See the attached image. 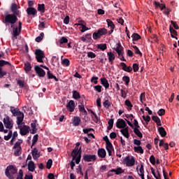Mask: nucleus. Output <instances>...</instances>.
<instances>
[{
	"mask_svg": "<svg viewBox=\"0 0 179 179\" xmlns=\"http://www.w3.org/2000/svg\"><path fill=\"white\" fill-rule=\"evenodd\" d=\"M80 145V143H76L75 148L71 152V156L73 160L76 161V164H79V163H80V159H82V147L79 148Z\"/></svg>",
	"mask_w": 179,
	"mask_h": 179,
	"instance_id": "nucleus-1",
	"label": "nucleus"
},
{
	"mask_svg": "<svg viewBox=\"0 0 179 179\" xmlns=\"http://www.w3.org/2000/svg\"><path fill=\"white\" fill-rule=\"evenodd\" d=\"M17 15H15L14 14H8L5 16L4 20L3 22L4 24H11L13 26L16 22H17Z\"/></svg>",
	"mask_w": 179,
	"mask_h": 179,
	"instance_id": "nucleus-2",
	"label": "nucleus"
},
{
	"mask_svg": "<svg viewBox=\"0 0 179 179\" xmlns=\"http://www.w3.org/2000/svg\"><path fill=\"white\" fill-rule=\"evenodd\" d=\"M108 33V31L107 29L103 27V28H99L96 32H94L92 34V37L94 40H98V38H100L101 36H106Z\"/></svg>",
	"mask_w": 179,
	"mask_h": 179,
	"instance_id": "nucleus-3",
	"label": "nucleus"
},
{
	"mask_svg": "<svg viewBox=\"0 0 179 179\" xmlns=\"http://www.w3.org/2000/svg\"><path fill=\"white\" fill-rule=\"evenodd\" d=\"M36 57V59L37 62L41 64H44V61L43 60V58H45V54L44 51L41 50V49H36L34 52Z\"/></svg>",
	"mask_w": 179,
	"mask_h": 179,
	"instance_id": "nucleus-4",
	"label": "nucleus"
},
{
	"mask_svg": "<svg viewBox=\"0 0 179 179\" xmlns=\"http://www.w3.org/2000/svg\"><path fill=\"white\" fill-rule=\"evenodd\" d=\"M3 122L5 128L7 129H12L13 128V120H10L8 115H6V117L3 118Z\"/></svg>",
	"mask_w": 179,
	"mask_h": 179,
	"instance_id": "nucleus-5",
	"label": "nucleus"
},
{
	"mask_svg": "<svg viewBox=\"0 0 179 179\" xmlns=\"http://www.w3.org/2000/svg\"><path fill=\"white\" fill-rule=\"evenodd\" d=\"M97 157L96 155H89V154H84L83 155V160L84 162H87V163H90V162H96Z\"/></svg>",
	"mask_w": 179,
	"mask_h": 179,
	"instance_id": "nucleus-6",
	"label": "nucleus"
},
{
	"mask_svg": "<svg viewBox=\"0 0 179 179\" xmlns=\"http://www.w3.org/2000/svg\"><path fill=\"white\" fill-rule=\"evenodd\" d=\"M123 162L126 164L127 167H132V166H135V157L129 156H127L124 159Z\"/></svg>",
	"mask_w": 179,
	"mask_h": 179,
	"instance_id": "nucleus-7",
	"label": "nucleus"
},
{
	"mask_svg": "<svg viewBox=\"0 0 179 179\" xmlns=\"http://www.w3.org/2000/svg\"><path fill=\"white\" fill-rule=\"evenodd\" d=\"M116 47L113 48V50L116 51L117 54L118 55V57H121V55H124V47L121 45L120 43H117L116 44Z\"/></svg>",
	"mask_w": 179,
	"mask_h": 179,
	"instance_id": "nucleus-8",
	"label": "nucleus"
},
{
	"mask_svg": "<svg viewBox=\"0 0 179 179\" xmlns=\"http://www.w3.org/2000/svg\"><path fill=\"white\" fill-rule=\"evenodd\" d=\"M11 28L13 29L12 40L15 41L16 38H17V36H20L22 32L19 31L17 26L15 27V25H11Z\"/></svg>",
	"mask_w": 179,
	"mask_h": 179,
	"instance_id": "nucleus-9",
	"label": "nucleus"
},
{
	"mask_svg": "<svg viewBox=\"0 0 179 179\" xmlns=\"http://www.w3.org/2000/svg\"><path fill=\"white\" fill-rule=\"evenodd\" d=\"M35 72L39 78H44L45 76V71L38 66H34Z\"/></svg>",
	"mask_w": 179,
	"mask_h": 179,
	"instance_id": "nucleus-10",
	"label": "nucleus"
},
{
	"mask_svg": "<svg viewBox=\"0 0 179 179\" xmlns=\"http://www.w3.org/2000/svg\"><path fill=\"white\" fill-rule=\"evenodd\" d=\"M116 127L119 128V129H122L127 127V122L123 119H118L116 122Z\"/></svg>",
	"mask_w": 179,
	"mask_h": 179,
	"instance_id": "nucleus-11",
	"label": "nucleus"
},
{
	"mask_svg": "<svg viewBox=\"0 0 179 179\" xmlns=\"http://www.w3.org/2000/svg\"><path fill=\"white\" fill-rule=\"evenodd\" d=\"M10 10L13 13V15L15 16H19L20 15V10L17 8V4L13 3L11 4Z\"/></svg>",
	"mask_w": 179,
	"mask_h": 179,
	"instance_id": "nucleus-12",
	"label": "nucleus"
},
{
	"mask_svg": "<svg viewBox=\"0 0 179 179\" xmlns=\"http://www.w3.org/2000/svg\"><path fill=\"white\" fill-rule=\"evenodd\" d=\"M17 131H14L13 133L12 130H9L8 134L7 136H4V140L9 141L10 138H15L16 139V138H17Z\"/></svg>",
	"mask_w": 179,
	"mask_h": 179,
	"instance_id": "nucleus-13",
	"label": "nucleus"
},
{
	"mask_svg": "<svg viewBox=\"0 0 179 179\" xmlns=\"http://www.w3.org/2000/svg\"><path fill=\"white\" fill-rule=\"evenodd\" d=\"M67 110L70 111V113H73L75 111V101L71 100L67 103L66 106Z\"/></svg>",
	"mask_w": 179,
	"mask_h": 179,
	"instance_id": "nucleus-14",
	"label": "nucleus"
},
{
	"mask_svg": "<svg viewBox=\"0 0 179 179\" xmlns=\"http://www.w3.org/2000/svg\"><path fill=\"white\" fill-rule=\"evenodd\" d=\"M106 23L108 24V27H110V30L108 31V34H113L114 29H115V24H114V22H113V21H111L110 19L106 20Z\"/></svg>",
	"mask_w": 179,
	"mask_h": 179,
	"instance_id": "nucleus-15",
	"label": "nucleus"
},
{
	"mask_svg": "<svg viewBox=\"0 0 179 179\" xmlns=\"http://www.w3.org/2000/svg\"><path fill=\"white\" fill-rule=\"evenodd\" d=\"M26 12L29 16H36L37 15V10L34 7H28Z\"/></svg>",
	"mask_w": 179,
	"mask_h": 179,
	"instance_id": "nucleus-16",
	"label": "nucleus"
},
{
	"mask_svg": "<svg viewBox=\"0 0 179 179\" xmlns=\"http://www.w3.org/2000/svg\"><path fill=\"white\" fill-rule=\"evenodd\" d=\"M30 127L27 125H24L22 127L20 128V134L22 136H24V135H27L29 134Z\"/></svg>",
	"mask_w": 179,
	"mask_h": 179,
	"instance_id": "nucleus-17",
	"label": "nucleus"
},
{
	"mask_svg": "<svg viewBox=\"0 0 179 179\" xmlns=\"http://www.w3.org/2000/svg\"><path fill=\"white\" fill-rule=\"evenodd\" d=\"M120 132L127 139L129 138V127L126 126V127L120 130Z\"/></svg>",
	"mask_w": 179,
	"mask_h": 179,
	"instance_id": "nucleus-18",
	"label": "nucleus"
},
{
	"mask_svg": "<svg viewBox=\"0 0 179 179\" xmlns=\"http://www.w3.org/2000/svg\"><path fill=\"white\" fill-rule=\"evenodd\" d=\"M81 121L82 120H80V117L78 116H74L72 120V124L73 127H79L80 125Z\"/></svg>",
	"mask_w": 179,
	"mask_h": 179,
	"instance_id": "nucleus-19",
	"label": "nucleus"
},
{
	"mask_svg": "<svg viewBox=\"0 0 179 179\" xmlns=\"http://www.w3.org/2000/svg\"><path fill=\"white\" fill-rule=\"evenodd\" d=\"M97 155L99 157H101V159H104V157L107 156V152L104 148H99L97 151Z\"/></svg>",
	"mask_w": 179,
	"mask_h": 179,
	"instance_id": "nucleus-20",
	"label": "nucleus"
},
{
	"mask_svg": "<svg viewBox=\"0 0 179 179\" xmlns=\"http://www.w3.org/2000/svg\"><path fill=\"white\" fill-rule=\"evenodd\" d=\"M10 111H11L13 115H14V117L20 115L22 114V112L20 111V110L19 108H15V107H13V106L10 107Z\"/></svg>",
	"mask_w": 179,
	"mask_h": 179,
	"instance_id": "nucleus-21",
	"label": "nucleus"
},
{
	"mask_svg": "<svg viewBox=\"0 0 179 179\" xmlns=\"http://www.w3.org/2000/svg\"><path fill=\"white\" fill-rule=\"evenodd\" d=\"M31 155L34 160H37V159L40 157V153H38V150H37V148H36L32 150Z\"/></svg>",
	"mask_w": 179,
	"mask_h": 179,
	"instance_id": "nucleus-22",
	"label": "nucleus"
},
{
	"mask_svg": "<svg viewBox=\"0 0 179 179\" xmlns=\"http://www.w3.org/2000/svg\"><path fill=\"white\" fill-rule=\"evenodd\" d=\"M101 85L105 87V89H108L110 87L108 80L106 78H101Z\"/></svg>",
	"mask_w": 179,
	"mask_h": 179,
	"instance_id": "nucleus-23",
	"label": "nucleus"
},
{
	"mask_svg": "<svg viewBox=\"0 0 179 179\" xmlns=\"http://www.w3.org/2000/svg\"><path fill=\"white\" fill-rule=\"evenodd\" d=\"M28 170L29 171H31V173H33V171H34L36 170V165L34 164V162L33 161H29L28 162Z\"/></svg>",
	"mask_w": 179,
	"mask_h": 179,
	"instance_id": "nucleus-24",
	"label": "nucleus"
},
{
	"mask_svg": "<svg viewBox=\"0 0 179 179\" xmlns=\"http://www.w3.org/2000/svg\"><path fill=\"white\" fill-rule=\"evenodd\" d=\"M23 120H24V114L23 113L20 115H17V125H22Z\"/></svg>",
	"mask_w": 179,
	"mask_h": 179,
	"instance_id": "nucleus-25",
	"label": "nucleus"
},
{
	"mask_svg": "<svg viewBox=\"0 0 179 179\" xmlns=\"http://www.w3.org/2000/svg\"><path fill=\"white\" fill-rule=\"evenodd\" d=\"M158 132L162 138H164V136H166V135H167V132L166 131V129L163 127L158 128Z\"/></svg>",
	"mask_w": 179,
	"mask_h": 179,
	"instance_id": "nucleus-26",
	"label": "nucleus"
},
{
	"mask_svg": "<svg viewBox=\"0 0 179 179\" xmlns=\"http://www.w3.org/2000/svg\"><path fill=\"white\" fill-rule=\"evenodd\" d=\"M6 169L10 171L11 174H16L17 173V169H16L13 165L8 166Z\"/></svg>",
	"mask_w": 179,
	"mask_h": 179,
	"instance_id": "nucleus-27",
	"label": "nucleus"
},
{
	"mask_svg": "<svg viewBox=\"0 0 179 179\" xmlns=\"http://www.w3.org/2000/svg\"><path fill=\"white\" fill-rule=\"evenodd\" d=\"M37 10L40 13H44L45 12V5L44 3L38 4Z\"/></svg>",
	"mask_w": 179,
	"mask_h": 179,
	"instance_id": "nucleus-28",
	"label": "nucleus"
},
{
	"mask_svg": "<svg viewBox=\"0 0 179 179\" xmlns=\"http://www.w3.org/2000/svg\"><path fill=\"white\" fill-rule=\"evenodd\" d=\"M107 55L108 57L109 62H110V64H113V62H114V59H115V55H114V53L111 52H108L107 53Z\"/></svg>",
	"mask_w": 179,
	"mask_h": 179,
	"instance_id": "nucleus-29",
	"label": "nucleus"
},
{
	"mask_svg": "<svg viewBox=\"0 0 179 179\" xmlns=\"http://www.w3.org/2000/svg\"><path fill=\"white\" fill-rule=\"evenodd\" d=\"M37 122V120H35V122H32L31 124V127L32 128V131H31V134L34 135V134H37V125L36 123Z\"/></svg>",
	"mask_w": 179,
	"mask_h": 179,
	"instance_id": "nucleus-30",
	"label": "nucleus"
},
{
	"mask_svg": "<svg viewBox=\"0 0 179 179\" xmlns=\"http://www.w3.org/2000/svg\"><path fill=\"white\" fill-rule=\"evenodd\" d=\"M152 120H153L154 122H156L157 125L158 127H162V121L160 120V118L157 116H152Z\"/></svg>",
	"mask_w": 179,
	"mask_h": 179,
	"instance_id": "nucleus-31",
	"label": "nucleus"
},
{
	"mask_svg": "<svg viewBox=\"0 0 179 179\" xmlns=\"http://www.w3.org/2000/svg\"><path fill=\"white\" fill-rule=\"evenodd\" d=\"M59 43L60 47H64V44L68 43V38H66V37L63 36L59 39Z\"/></svg>",
	"mask_w": 179,
	"mask_h": 179,
	"instance_id": "nucleus-32",
	"label": "nucleus"
},
{
	"mask_svg": "<svg viewBox=\"0 0 179 179\" xmlns=\"http://www.w3.org/2000/svg\"><path fill=\"white\" fill-rule=\"evenodd\" d=\"M47 76H48V79H54V80H55V82H58V78L54 76L52 73H51V71H48L47 72Z\"/></svg>",
	"mask_w": 179,
	"mask_h": 179,
	"instance_id": "nucleus-33",
	"label": "nucleus"
},
{
	"mask_svg": "<svg viewBox=\"0 0 179 179\" xmlns=\"http://www.w3.org/2000/svg\"><path fill=\"white\" fill-rule=\"evenodd\" d=\"M124 104L125 106H127V110L128 111H131V110H132V107H134V105H132V103L131 102V101H129V99H127L124 101Z\"/></svg>",
	"mask_w": 179,
	"mask_h": 179,
	"instance_id": "nucleus-34",
	"label": "nucleus"
},
{
	"mask_svg": "<svg viewBox=\"0 0 179 179\" xmlns=\"http://www.w3.org/2000/svg\"><path fill=\"white\" fill-rule=\"evenodd\" d=\"M24 69L25 72H30V71H31V64H30V62H27L24 64Z\"/></svg>",
	"mask_w": 179,
	"mask_h": 179,
	"instance_id": "nucleus-35",
	"label": "nucleus"
},
{
	"mask_svg": "<svg viewBox=\"0 0 179 179\" xmlns=\"http://www.w3.org/2000/svg\"><path fill=\"white\" fill-rule=\"evenodd\" d=\"M131 38H133V43L135 44V41L141 40V35L136 33L132 34Z\"/></svg>",
	"mask_w": 179,
	"mask_h": 179,
	"instance_id": "nucleus-36",
	"label": "nucleus"
},
{
	"mask_svg": "<svg viewBox=\"0 0 179 179\" xmlns=\"http://www.w3.org/2000/svg\"><path fill=\"white\" fill-rule=\"evenodd\" d=\"M73 93V99H75V100H79L80 99V94L76 90H73L72 92Z\"/></svg>",
	"mask_w": 179,
	"mask_h": 179,
	"instance_id": "nucleus-37",
	"label": "nucleus"
},
{
	"mask_svg": "<svg viewBox=\"0 0 179 179\" xmlns=\"http://www.w3.org/2000/svg\"><path fill=\"white\" fill-rule=\"evenodd\" d=\"M5 65H8L9 66H12V64L7 61L5 60H0V69H2L3 66H5Z\"/></svg>",
	"mask_w": 179,
	"mask_h": 179,
	"instance_id": "nucleus-38",
	"label": "nucleus"
},
{
	"mask_svg": "<svg viewBox=\"0 0 179 179\" xmlns=\"http://www.w3.org/2000/svg\"><path fill=\"white\" fill-rule=\"evenodd\" d=\"M134 132L135 135H136L137 136H138V138H140V139H142V138H143V134H142V132H141L139 129H134Z\"/></svg>",
	"mask_w": 179,
	"mask_h": 179,
	"instance_id": "nucleus-39",
	"label": "nucleus"
},
{
	"mask_svg": "<svg viewBox=\"0 0 179 179\" xmlns=\"http://www.w3.org/2000/svg\"><path fill=\"white\" fill-rule=\"evenodd\" d=\"M134 152L136 153H141V155H143V148H142L141 146L134 147Z\"/></svg>",
	"mask_w": 179,
	"mask_h": 179,
	"instance_id": "nucleus-40",
	"label": "nucleus"
},
{
	"mask_svg": "<svg viewBox=\"0 0 179 179\" xmlns=\"http://www.w3.org/2000/svg\"><path fill=\"white\" fill-rule=\"evenodd\" d=\"M106 150L108 153V156H112L113 155V150H114V147H113L112 145H109V146H106Z\"/></svg>",
	"mask_w": 179,
	"mask_h": 179,
	"instance_id": "nucleus-41",
	"label": "nucleus"
},
{
	"mask_svg": "<svg viewBox=\"0 0 179 179\" xmlns=\"http://www.w3.org/2000/svg\"><path fill=\"white\" fill-rule=\"evenodd\" d=\"M122 80L123 82H124L126 86H128L129 85V82H131V79L129 78V76H123Z\"/></svg>",
	"mask_w": 179,
	"mask_h": 179,
	"instance_id": "nucleus-42",
	"label": "nucleus"
},
{
	"mask_svg": "<svg viewBox=\"0 0 179 179\" xmlns=\"http://www.w3.org/2000/svg\"><path fill=\"white\" fill-rule=\"evenodd\" d=\"M38 141V134H36L34 136L33 139H32V144H31V149H33V146H34L35 143H37Z\"/></svg>",
	"mask_w": 179,
	"mask_h": 179,
	"instance_id": "nucleus-43",
	"label": "nucleus"
},
{
	"mask_svg": "<svg viewBox=\"0 0 179 179\" xmlns=\"http://www.w3.org/2000/svg\"><path fill=\"white\" fill-rule=\"evenodd\" d=\"M103 107H105V108H108L111 107V102H110V101H108V99H106L103 102Z\"/></svg>",
	"mask_w": 179,
	"mask_h": 179,
	"instance_id": "nucleus-44",
	"label": "nucleus"
},
{
	"mask_svg": "<svg viewBox=\"0 0 179 179\" xmlns=\"http://www.w3.org/2000/svg\"><path fill=\"white\" fill-rule=\"evenodd\" d=\"M97 48L99 50H101V51H105V50H107V44H99L97 45Z\"/></svg>",
	"mask_w": 179,
	"mask_h": 179,
	"instance_id": "nucleus-45",
	"label": "nucleus"
},
{
	"mask_svg": "<svg viewBox=\"0 0 179 179\" xmlns=\"http://www.w3.org/2000/svg\"><path fill=\"white\" fill-rule=\"evenodd\" d=\"M132 48L134 49L135 51V54H138V55H140V57H142V53L141 52V50H139V48H138V47L136 45H131Z\"/></svg>",
	"mask_w": 179,
	"mask_h": 179,
	"instance_id": "nucleus-46",
	"label": "nucleus"
},
{
	"mask_svg": "<svg viewBox=\"0 0 179 179\" xmlns=\"http://www.w3.org/2000/svg\"><path fill=\"white\" fill-rule=\"evenodd\" d=\"M103 140L106 141V146H111V145H113V143H111V142H110V140L108 139V136H105L103 138Z\"/></svg>",
	"mask_w": 179,
	"mask_h": 179,
	"instance_id": "nucleus-47",
	"label": "nucleus"
},
{
	"mask_svg": "<svg viewBox=\"0 0 179 179\" xmlns=\"http://www.w3.org/2000/svg\"><path fill=\"white\" fill-rule=\"evenodd\" d=\"M22 142L21 141H17L15 144L14 146L13 147V149H20V148H22L21 145H22Z\"/></svg>",
	"mask_w": 179,
	"mask_h": 179,
	"instance_id": "nucleus-48",
	"label": "nucleus"
},
{
	"mask_svg": "<svg viewBox=\"0 0 179 179\" xmlns=\"http://www.w3.org/2000/svg\"><path fill=\"white\" fill-rule=\"evenodd\" d=\"M51 167H52V159H48L46 162V169H48V170H50Z\"/></svg>",
	"mask_w": 179,
	"mask_h": 179,
	"instance_id": "nucleus-49",
	"label": "nucleus"
},
{
	"mask_svg": "<svg viewBox=\"0 0 179 179\" xmlns=\"http://www.w3.org/2000/svg\"><path fill=\"white\" fill-rule=\"evenodd\" d=\"M78 26H82L81 33H85V31L89 30V28L85 24H78Z\"/></svg>",
	"mask_w": 179,
	"mask_h": 179,
	"instance_id": "nucleus-50",
	"label": "nucleus"
},
{
	"mask_svg": "<svg viewBox=\"0 0 179 179\" xmlns=\"http://www.w3.org/2000/svg\"><path fill=\"white\" fill-rule=\"evenodd\" d=\"M62 64L65 65V66H69V65H71V62L68 59H64L62 61Z\"/></svg>",
	"mask_w": 179,
	"mask_h": 179,
	"instance_id": "nucleus-51",
	"label": "nucleus"
},
{
	"mask_svg": "<svg viewBox=\"0 0 179 179\" xmlns=\"http://www.w3.org/2000/svg\"><path fill=\"white\" fill-rule=\"evenodd\" d=\"M5 173H6V177H8V178H9V179H15L13 176L10 175V172H9V170L8 169H6Z\"/></svg>",
	"mask_w": 179,
	"mask_h": 179,
	"instance_id": "nucleus-52",
	"label": "nucleus"
},
{
	"mask_svg": "<svg viewBox=\"0 0 179 179\" xmlns=\"http://www.w3.org/2000/svg\"><path fill=\"white\" fill-rule=\"evenodd\" d=\"M99 77H94L93 76L91 80H90V82L92 83H94V85H97V83H99Z\"/></svg>",
	"mask_w": 179,
	"mask_h": 179,
	"instance_id": "nucleus-53",
	"label": "nucleus"
},
{
	"mask_svg": "<svg viewBox=\"0 0 179 179\" xmlns=\"http://www.w3.org/2000/svg\"><path fill=\"white\" fill-rule=\"evenodd\" d=\"M14 155L15 156H20L22 155V148H16Z\"/></svg>",
	"mask_w": 179,
	"mask_h": 179,
	"instance_id": "nucleus-54",
	"label": "nucleus"
},
{
	"mask_svg": "<svg viewBox=\"0 0 179 179\" xmlns=\"http://www.w3.org/2000/svg\"><path fill=\"white\" fill-rule=\"evenodd\" d=\"M8 73L6 71H3V69H0V79H2L3 76H6Z\"/></svg>",
	"mask_w": 179,
	"mask_h": 179,
	"instance_id": "nucleus-55",
	"label": "nucleus"
},
{
	"mask_svg": "<svg viewBox=\"0 0 179 179\" xmlns=\"http://www.w3.org/2000/svg\"><path fill=\"white\" fill-rule=\"evenodd\" d=\"M52 65L53 66H55L56 62H58V58H57V56H53L51 59Z\"/></svg>",
	"mask_w": 179,
	"mask_h": 179,
	"instance_id": "nucleus-56",
	"label": "nucleus"
},
{
	"mask_svg": "<svg viewBox=\"0 0 179 179\" xmlns=\"http://www.w3.org/2000/svg\"><path fill=\"white\" fill-rule=\"evenodd\" d=\"M150 162L151 163V164H156V158L155 157V155H151L150 157Z\"/></svg>",
	"mask_w": 179,
	"mask_h": 179,
	"instance_id": "nucleus-57",
	"label": "nucleus"
},
{
	"mask_svg": "<svg viewBox=\"0 0 179 179\" xmlns=\"http://www.w3.org/2000/svg\"><path fill=\"white\" fill-rule=\"evenodd\" d=\"M143 120H144L147 124H148L149 122H150V116H149V115H148L146 117L145 115H143Z\"/></svg>",
	"mask_w": 179,
	"mask_h": 179,
	"instance_id": "nucleus-58",
	"label": "nucleus"
},
{
	"mask_svg": "<svg viewBox=\"0 0 179 179\" xmlns=\"http://www.w3.org/2000/svg\"><path fill=\"white\" fill-rule=\"evenodd\" d=\"M133 71L134 72H138L139 71V64L136 63L133 64Z\"/></svg>",
	"mask_w": 179,
	"mask_h": 179,
	"instance_id": "nucleus-59",
	"label": "nucleus"
},
{
	"mask_svg": "<svg viewBox=\"0 0 179 179\" xmlns=\"http://www.w3.org/2000/svg\"><path fill=\"white\" fill-rule=\"evenodd\" d=\"M17 84L20 87H24V81L22 80H17Z\"/></svg>",
	"mask_w": 179,
	"mask_h": 179,
	"instance_id": "nucleus-60",
	"label": "nucleus"
},
{
	"mask_svg": "<svg viewBox=\"0 0 179 179\" xmlns=\"http://www.w3.org/2000/svg\"><path fill=\"white\" fill-rule=\"evenodd\" d=\"M157 114H158V115L162 117V115H164V114H166V110L163 108L159 109L157 112Z\"/></svg>",
	"mask_w": 179,
	"mask_h": 179,
	"instance_id": "nucleus-61",
	"label": "nucleus"
},
{
	"mask_svg": "<svg viewBox=\"0 0 179 179\" xmlns=\"http://www.w3.org/2000/svg\"><path fill=\"white\" fill-rule=\"evenodd\" d=\"M103 87H101V85H96L94 87V90H96V92H98V93H101V89Z\"/></svg>",
	"mask_w": 179,
	"mask_h": 179,
	"instance_id": "nucleus-62",
	"label": "nucleus"
},
{
	"mask_svg": "<svg viewBox=\"0 0 179 179\" xmlns=\"http://www.w3.org/2000/svg\"><path fill=\"white\" fill-rule=\"evenodd\" d=\"M87 57L88 58H96V54L93 52H88Z\"/></svg>",
	"mask_w": 179,
	"mask_h": 179,
	"instance_id": "nucleus-63",
	"label": "nucleus"
},
{
	"mask_svg": "<svg viewBox=\"0 0 179 179\" xmlns=\"http://www.w3.org/2000/svg\"><path fill=\"white\" fill-rule=\"evenodd\" d=\"M16 179H23V170L20 169L19 174L17 175Z\"/></svg>",
	"mask_w": 179,
	"mask_h": 179,
	"instance_id": "nucleus-64",
	"label": "nucleus"
}]
</instances>
